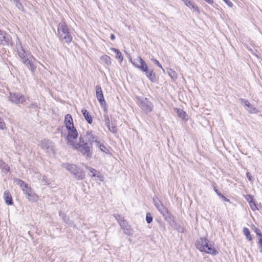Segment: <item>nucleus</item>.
<instances>
[{"label": "nucleus", "instance_id": "obj_20", "mask_svg": "<svg viewBox=\"0 0 262 262\" xmlns=\"http://www.w3.org/2000/svg\"><path fill=\"white\" fill-rule=\"evenodd\" d=\"M175 110L180 118L185 121L188 120V115L185 112L179 108H176Z\"/></svg>", "mask_w": 262, "mask_h": 262}, {"label": "nucleus", "instance_id": "obj_4", "mask_svg": "<svg viewBox=\"0 0 262 262\" xmlns=\"http://www.w3.org/2000/svg\"><path fill=\"white\" fill-rule=\"evenodd\" d=\"M58 35L60 39L66 42L70 43L72 40V36L69 32V29L63 20L59 24Z\"/></svg>", "mask_w": 262, "mask_h": 262}, {"label": "nucleus", "instance_id": "obj_28", "mask_svg": "<svg viewBox=\"0 0 262 262\" xmlns=\"http://www.w3.org/2000/svg\"><path fill=\"white\" fill-rule=\"evenodd\" d=\"M108 130L113 133H117V127L115 126V125H112V126H111L110 125H109V126H107Z\"/></svg>", "mask_w": 262, "mask_h": 262}, {"label": "nucleus", "instance_id": "obj_40", "mask_svg": "<svg viewBox=\"0 0 262 262\" xmlns=\"http://www.w3.org/2000/svg\"><path fill=\"white\" fill-rule=\"evenodd\" d=\"M246 176H247V178L248 179V180L249 181H252V176L251 175V173L250 172H247L246 173Z\"/></svg>", "mask_w": 262, "mask_h": 262}, {"label": "nucleus", "instance_id": "obj_8", "mask_svg": "<svg viewBox=\"0 0 262 262\" xmlns=\"http://www.w3.org/2000/svg\"><path fill=\"white\" fill-rule=\"evenodd\" d=\"M154 203L156 207L160 211V212L164 216L166 220L170 219L171 216L169 213L168 210L165 208L163 204L156 199H154Z\"/></svg>", "mask_w": 262, "mask_h": 262}, {"label": "nucleus", "instance_id": "obj_48", "mask_svg": "<svg viewBox=\"0 0 262 262\" xmlns=\"http://www.w3.org/2000/svg\"><path fill=\"white\" fill-rule=\"evenodd\" d=\"M215 192L217 194V193H219L217 190H215Z\"/></svg>", "mask_w": 262, "mask_h": 262}, {"label": "nucleus", "instance_id": "obj_5", "mask_svg": "<svg viewBox=\"0 0 262 262\" xmlns=\"http://www.w3.org/2000/svg\"><path fill=\"white\" fill-rule=\"evenodd\" d=\"M196 247L201 252H205L208 254L215 255L217 254L216 251L211 245H208V241L206 238H200L196 241Z\"/></svg>", "mask_w": 262, "mask_h": 262}, {"label": "nucleus", "instance_id": "obj_42", "mask_svg": "<svg viewBox=\"0 0 262 262\" xmlns=\"http://www.w3.org/2000/svg\"><path fill=\"white\" fill-rule=\"evenodd\" d=\"M222 198L223 199L224 201L226 202H229L230 201V200L228 199H227L224 195H222Z\"/></svg>", "mask_w": 262, "mask_h": 262}, {"label": "nucleus", "instance_id": "obj_35", "mask_svg": "<svg viewBox=\"0 0 262 262\" xmlns=\"http://www.w3.org/2000/svg\"><path fill=\"white\" fill-rule=\"evenodd\" d=\"M1 168H2L3 171H4L5 172H7L9 171V166L6 164L5 163L3 164L2 167H1Z\"/></svg>", "mask_w": 262, "mask_h": 262}, {"label": "nucleus", "instance_id": "obj_33", "mask_svg": "<svg viewBox=\"0 0 262 262\" xmlns=\"http://www.w3.org/2000/svg\"><path fill=\"white\" fill-rule=\"evenodd\" d=\"M104 119L106 126H109V125H110V120L107 114L104 115Z\"/></svg>", "mask_w": 262, "mask_h": 262}, {"label": "nucleus", "instance_id": "obj_13", "mask_svg": "<svg viewBox=\"0 0 262 262\" xmlns=\"http://www.w3.org/2000/svg\"><path fill=\"white\" fill-rule=\"evenodd\" d=\"M240 101L247 107L245 108L250 113H257L259 112V110L256 107L251 105L248 100L241 99H240Z\"/></svg>", "mask_w": 262, "mask_h": 262}, {"label": "nucleus", "instance_id": "obj_30", "mask_svg": "<svg viewBox=\"0 0 262 262\" xmlns=\"http://www.w3.org/2000/svg\"><path fill=\"white\" fill-rule=\"evenodd\" d=\"M6 128V126L5 122H4V120L0 118V129L1 130H4Z\"/></svg>", "mask_w": 262, "mask_h": 262}, {"label": "nucleus", "instance_id": "obj_47", "mask_svg": "<svg viewBox=\"0 0 262 262\" xmlns=\"http://www.w3.org/2000/svg\"><path fill=\"white\" fill-rule=\"evenodd\" d=\"M217 195H219L220 197L222 198V195H223L221 193H220V192L219 193H217Z\"/></svg>", "mask_w": 262, "mask_h": 262}, {"label": "nucleus", "instance_id": "obj_46", "mask_svg": "<svg viewBox=\"0 0 262 262\" xmlns=\"http://www.w3.org/2000/svg\"><path fill=\"white\" fill-rule=\"evenodd\" d=\"M111 39H112V40H114V39H115V35H114V34H111Z\"/></svg>", "mask_w": 262, "mask_h": 262}, {"label": "nucleus", "instance_id": "obj_21", "mask_svg": "<svg viewBox=\"0 0 262 262\" xmlns=\"http://www.w3.org/2000/svg\"><path fill=\"white\" fill-rule=\"evenodd\" d=\"M185 5L189 8L190 9L193 10V11L199 13V10L196 5L192 2L191 0L188 1L186 4Z\"/></svg>", "mask_w": 262, "mask_h": 262}, {"label": "nucleus", "instance_id": "obj_17", "mask_svg": "<svg viewBox=\"0 0 262 262\" xmlns=\"http://www.w3.org/2000/svg\"><path fill=\"white\" fill-rule=\"evenodd\" d=\"M85 167L86 169H88L89 171H90V174L92 176V177H97L98 178L99 180L101 181H103V177L100 176V175H98L97 174V171L94 168H93L92 167H89L86 165L85 166Z\"/></svg>", "mask_w": 262, "mask_h": 262}, {"label": "nucleus", "instance_id": "obj_16", "mask_svg": "<svg viewBox=\"0 0 262 262\" xmlns=\"http://www.w3.org/2000/svg\"><path fill=\"white\" fill-rule=\"evenodd\" d=\"M100 63L105 67H110L112 64L111 58L107 55H103L100 58Z\"/></svg>", "mask_w": 262, "mask_h": 262}, {"label": "nucleus", "instance_id": "obj_24", "mask_svg": "<svg viewBox=\"0 0 262 262\" xmlns=\"http://www.w3.org/2000/svg\"><path fill=\"white\" fill-rule=\"evenodd\" d=\"M115 217L118 221V222L122 229H124L125 228H126L128 226L127 222L125 220H124L123 219L119 220V219H120L119 215H116V216H115Z\"/></svg>", "mask_w": 262, "mask_h": 262}, {"label": "nucleus", "instance_id": "obj_7", "mask_svg": "<svg viewBox=\"0 0 262 262\" xmlns=\"http://www.w3.org/2000/svg\"><path fill=\"white\" fill-rule=\"evenodd\" d=\"M138 69L144 72L147 78L152 82L156 80L155 74L152 70L148 69L147 64L144 61Z\"/></svg>", "mask_w": 262, "mask_h": 262}, {"label": "nucleus", "instance_id": "obj_27", "mask_svg": "<svg viewBox=\"0 0 262 262\" xmlns=\"http://www.w3.org/2000/svg\"><path fill=\"white\" fill-rule=\"evenodd\" d=\"M168 74L173 79H176L177 78V74L173 70H170L168 72Z\"/></svg>", "mask_w": 262, "mask_h": 262}, {"label": "nucleus", "instance_id": "obj_32", "mask_svg": "<svg viewBox=\"0 0 262 262\" xmlns=\"http://www.w3.org/2000/svg\"><path fill=\"white\" fill-rule=\"evenodd\" d=\"M249 204L250 208H251V209L252 210L255 211L256 210H258V208H257L255 202H254V201L251 202H250Z\"/></svg>", "mask_w": 262, "mask_h": 262}, {"label": "nucleus", "instance_id": "obj_34", "mask_svg": "<svg viewBox=\"0 0 262 262\" xmlns=\"http://www.w3.org/2000/svg\"><path fill=\"white\" fill-rule=\"evenodd\" d=\"M245 199L249 203L254 201L253 196L250 194H247L245 196Z\"/></svg>", "mask_w": 262, "mask_h": 262}, {"label": "nucleus", "instance_id": "obj_39", "mask_svg": "<svg viewBox=\"0 0 262 262\" xmlns=\"http://www.w3.org/2000/svg\"><path fill=\"white\" fill-rule=\"evenodd\" d=\"M59 214L62 217V218L63 219V220L66 223H68L69 221V219H67V217H66V216L63 214H62L61 213H60Z\"/></svg>", "mask_w": 262, "mask_h": 262}, {"label": "nucleus", "instance_id": "obj_37", "mask_svg": "<svg viewBox=\"0 0 262 262\" xmlns=\"http://www.w3.org/2000/svg\"><path fill=\"white\" fill-rule=\"evenodd\" d=\"M14 3H15L16 6L18 8L20 9V8L23 7L22 4L19 1V0H16V1H14Z\"/></svg>", "mask_w": 262, "mask_h": 262}, {"label": "nucleus", "instance_id": "obj_19", "mask_svg": "<svg viewBox=\"0 0 262 262\" xmlns=\"http://www.w3.org/2000/svg\"><path fill=\"white\" fill-rule=\"evenodd\" d=\"M4 200L6 204L11 205L13 204L12 196L8 191H5L4 194Z\"/></svg>", "mask_w": 262, "mask_h": 262}, {"label": "nucleus", "instance_id": "obj_9", "mask_svg": "<svg viewBox=\"0 0 262 262\" xmlns=\"http://www.w3.org/2000/svg\"><path fill=\"white\" fill-rule=\"evenodd\" d=\"M138 100L140 106L144 111L149 113L152 111L154 106L147 98L139 99Z\"/></svg>", "mask_w": 262, "mask_h": 262}, {"label": "nucleus", "instance_id": "obj_45", "mask_svg": "<svg viewBox=\"0 0 262 262\" xmlns=\"http://www.w3.org/2000/svg\"><path fill=\"white\" fill-rule=\"evenodd\" d=\"M4 164V162L0 160V168L2 167L3 164Z\"/></svg>", "mask_w": 262, "mask_h": 262}, {"label": "nucleus", "instance_id": "obj_41", "mask_svg": "<svg viewBox=\"0 0 262 262\" xmlns=\"http://www.w3.org/2000/svg\"><path fill=\"white\" fill-rule=\"evenodd\" d=\"M260 251L262 252V238H261L259 242Z\"/></svg>", "mask_w": 262, "mask_h": 262}, {"label": "nucleus", "instance_id": "obj_10", "mask_svg": "<svg viewBox=\"0 0 262 262\" xmlns=\"http://www.w3.org/2000/svg\"><path fill=\"white\" fill-rule=\"evenodd\" d=\"M9 98L11 102L16 104L23 103L26 101L24 96L16 93H10Z\"/></svg>", "mask_w": 262, "mask_h": 262}, {"label": "nucleus", "instance_id": "obj_6", "mask_svg": "<svg viewBox=\"0 0 262 262\" xmlns=\"http://www.w3.org/2000/svg\"><path fill=\"white\" fill-rule=\"evenodd\" d=\"M61 166L73 174L74 177L78 180H82L85 178L84 172L74 164L70 163H63Z\"/></svg>", "mask_w": 262, "mask_h": 262}, {"label": "nucleus", "instance_id": "obj_22", "mask_svg": "<svg viewBox=\"0 0 262 262\" xmlns=\"http://www.w3.org/2000/svg\"><path fill=\"white\" fill-rule=\"evenodd\" d=\"M81 112L87 122L91 124L93 122V119L89 113L86 110H82Z\"/></svg>", "mask_w": 262, "mask_h": 262}, {"label": "nucleus", "instance_id": "obj_12", "mask_svg": "<svg viewBox=\"0 0 262 262\" xmlns=\"http://www.w3.org/2000/svg\"><path fill=\"white\" fill-rule=\"evenodd\" d=\"M17 50L18 56L20 58L22 62H23L26 59L29 58L30 56H32L30 53L26 52L21 45L17 46Z\"/></svg>", "mask_w": 262, "mask_h": 262}, {"label": "nucleus", "instance_id": "obj_3", "mask_svg": "<svg viewBox=\"0 0 262 262\" xmlns=\"http://www.w3.org/2000/svg\"><path fill=\"white\" fill-rule=\"evenodd\" d=\"M14 182L19 185L27 200L31 202H37L39 200V196L28 184L23 181L15 179Z\"/></svg>", "mask_w": 262, "mask_h": 262}, {"label": "nucleus", "instance_id": "obj_15", "mask_svg": "<svg viewBox=\"0 0 262 262\" xmlns=\"http://www.w3.org/2000/svg\"><path fill=\"white\" fill-rule=\"evenodd\" d=\"M95 90L97 99L101 105H103V103H105V100L101 86L98 85H96L95 87Z\"/></svg>", "mask_w": 262, "mask_h": 262}, {"label": "nucleus", "instance_id": "obj_29", "mask_svg": "<svg viewBox=\"0 0 262 262\" xmlns=\"http://www.w3.org/2000/svg\"><path fill=\"white\" fill-rule=\"evenodd\" d=\"M151 60L153 61V62L156 64L158 67H159V68H160L161 69H162V71L163 72H165V71H164V69L163 68L162 65L161 64V63L159 62L158 60H157V59H155V58H151Z\"/></svg>", "mask_w": 262, "mask_h": 262}, {"label": "nucleus", "instance_id": "obj_18", "mask_svg": "<svg viewBox=\"0 0 262 262\" xmlns=\"http://www.w3.org/2000/svg\"><path fill=\"white\" fill-rule=\"evenodd\" d=\"M130 62L132 64L137 68L144 62L143 60L140 56H137L136 58H134L133 60L130 59Z\"/></svg>", "mask_w": 262, "mask_h": 262}, {"label": "nucleus", "instance_id": "obj_23", "mask_svg": "<svg viewBox=\"0 0 262 262\" xmlns=\"http://www.w3.org/2000/svg\"><path fill=\"white\" fill-rule=\"evenodd\" d=\"M111 50L114 51L115 53L116 58L117 59H118L120 60V62H121L123 59V57L120 51L118 49L113 48H111Z\"/></svg>", "mask_w": 262, "mask_h": 262}, {"label": "nucleus", "instance_id": "obj_25", "mask_svg": "<svg viewBox=\"0 0 262 262\" xmlns=\"http://www.w3.org/2000/svg\"><path fill=\"white\" fill-rule=\"evenodd\" d=\"M243 232H244V234H245V235L246 236L247 238L249 241L252 240V237L250 235V232L247 228H246V227L244 228Z\"/></svg>", "mask_w": 262, "mask_h": 262}, {"label": "nucleus", "instance_id": "obj_49", "mask_svg": "<svg viewBox=\"0 0 262 262\" xmlns=\"http://www.w3.org/2000/svg\"><path fill=\"white\" fill-rule=\"evenodd\" d=\"M10 1H11V2H14V1H16V0H10Z\"/></svg>", "mask_w": 262, "mask_h": 262}, {"label": "nucleus", "instance_id": "obj_31", "mask_svg": "<svg viewBox=\"0 0 262 262\" xmlns=\"http://www.w3.org/2000/svg\"><path fill=\"white\" fill-rule=\"evenodd\" d=\"M5 34L0 31V44H3L5 40Z\"/></svg>", "mask_w": 262, "mask_h": 262}, {"label": "nucleus", "instance_id": "obj_36", "mask_svg": "<svg viewBox=\"0 0 262 262\" xmlns=\"http://www.w3.org/2000/svg\"><path fill=\"white\" fill-rule=\"evenodd\" d=\"M146 220L148 223H150L152 222V217L149 213L146 214Z\"/></svg>", "mask_w": 262, "mask_h": 262}, {"label": "nucleus", "instance_id": "obj_14", "mask_svg": "<svg viewBox=\"0 0 262 262\" xmlns=\"http://www.w3.org/2000/svg\"><path fill=\"white\" fill-rule=\"evenodd\" d=\"M39 145L42 149L46 150L47 152L53 150L52 142L48 140L44 139L41 141Z\"/></svg>", "mask_w": 262, "mask_h": 262}, {"label": "nucleus", "instance_id": "obj_43", "mask_svg": "<svg viewBox=\"0 0 262 262\" xmlns=\"http://www.w3.org/2000/svg\"><path fill=\"white\" fill-rule=\"evenodd\" d=\"M204 1L210 4H212L213 3V0H204Z\"/></svg>", "mask_w": 262, "mask_h": 262}, {"label": "nucleus", "instance_id": "obj_2", "mask_svg": "<svg viewBox=\"0 0 262 262\" xmlns=\"http://www.w3.org/2000/svg\"><path fill=\"white\" fill-rule=\"evenodd\" d=\"M83 141V144L86 145L84 146L89 148H87L84 151L81 150V149L77 148L76 150L80 152L86 158H90L92 155V143H95L96 146L99 148L101 151L104 152L106 154L110 152V150L107 146H106L103 142L98 140V138L94 136L92 132L88 131L86 133L83 135L82 139Z\"/></svg>", "mask_w": 262, "mask_h": 262}, {"label": "nucleus", "instance_id": "obj_11", "mask_svg": "<svg viewBox=\"0 0 262 262\" xmlns=\"http://www.w3.org/2000/svg\"><path fill=\"white\" fill-rule=\"evenodd\" d=\"M23 62L32 72L36 70V66L35 64L36 60L33 56H30L29 58L26 59Z\"/></svg>", "mask_w": 262, "mask_h": 262}, {"label": "nucleus", "instance_id": "obj_38", "mask_svg": "<svg viewBox=\"0 0 262 262\" xmlns=\"http://www.w3.org/2000/svg\"><path fill=\"white\" fill-rule=\"evenodd\" d=\"M223 1L229 7H233L232 3L231 2H230L229 0H223Z\"/></svg>", "mask_w": 262, "mask_h": 262}, {"label": "nucleus", "instance_id": "obj_44", "mask_svg": "<svg viewBox=\"0 0 262 262\" xmlns=\"http://www.w3.org/2000/svg\"><path fill=\"white\" fill-rule=\"evenodd\" d=\"M42 179H43V181H45V183H47V180H47V178H46V176H42Z\"/></svg>", "mask_w": 262, "mask_h": 262}, {"label": "nucleus", "instance_id": "obj_26", "mask_svg": "<svg viewBox=\"0 0 262 262\" xmlns=\"http://www.w3.org/2000/svg\"><path fill=\"white\" fill-rule=\"evenodd\" d=\"M124 232L125 234L128 235H131L133 234V229L130 228V226H128L127 227L125 228L124 229Z\"/></svg>", "mask_w": 262, "mask_h": 262}, {"label": "nucleus", "instance_id": "obj_1", "mask_svg": "<svg viewBox=\"0 0 262 262\" xmlns=\"http://www.w3.org/2000/svg\"><path fill=\"white\" fill-rule=\"evenodd\" d=\"M64 125L67 129V141L68 145L72 148L76 149L77 148L81 149V150L85 151L88 148L85 144H83V141L82 139L83 135L78 138V132L74 126L73 118L70 114H67L64 118Z\"/></svg>", "mask_w": 262, "mask_h": 262}]
</instances>
